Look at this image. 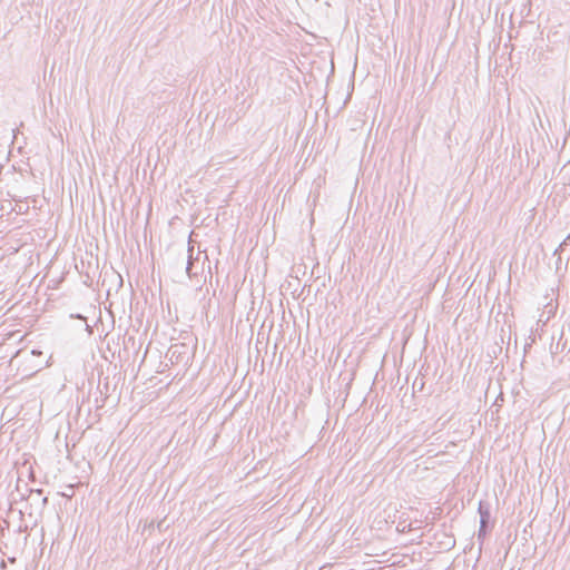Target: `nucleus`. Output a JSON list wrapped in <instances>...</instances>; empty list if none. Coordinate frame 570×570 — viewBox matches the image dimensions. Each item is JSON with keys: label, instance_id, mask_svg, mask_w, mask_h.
<instances>
[{"label": "nucleus", "instance_id": "f257e3e1", "mask_svg": "<svg viewBox=\"0 0 570 570\" xmlns=\"http://www.w3.org/2000/svg\"><path fill=\"white\" fill-rule=\"evenodd\" d=\"M478 512L480 514V523H482V528H487V524L490 520V505L484 501L479 502Z\"/></svg>", "mask_w": 570, "mask_h": 570}, {"label": "nucleus", "instance_id": "f03ea898", "mask_svg": "<svg viewBox=\"0 0 570 570\" xmlns=\"http://www.w3.org/2000/svg\"><path fill=\"white\" fill-rule=\"evenodd\" d=\"M189 253H193V248H189L188 249ZM186 273L189 277H193L194 275H196V273H193V259H191V254H189L188 256V262H187V266H186Z\"/></svg>", "mask_w": 570, "mask_h": 570}, {"label": "nucleus", "instance_id": "7ed1b4c3", "mask_svg": "<svg viewBox=\"0 0 570 570\" xmlns=\"http://www.w3.org/2000/svg\"><path fill=\"white\" fill-rule=\"evenodd\" d=\"M569 240H570V235H568V236L566 237V239H564V240L559 245V247L556 249V252H554V253H556V254H557V253H561V252L564 249V246H567V245H568V242H569Z\"/></svg>", "mask_w": 570, "mask_h": 570}, {"label": "nucleus", "instance_id": "20e7f679", "mask_svg": "<svg viewBox=\"0 0 570 570\" xmlns=\"http://www.w3.org/2000/svg\"><path fill=\"white\" fill-rule=\"evenodd\" d=\"M485 535V528H482V523H480V529L478 533V538L481 539Z\"/></svg>", "mask_w": 570, "mask_h": 570}, {"label": "nucleus", "instance_id": "39448f33", "mask_svg": "<svg viewBox=\"0 0 570 570\" xmlns=\"http://www.w3.org/2000/svg\"><path fill=\"white\" fill-rule=\"evenodd\" d=\"M47 501H48V499H47V498H43V499H42V503H43V505H46V504H47Z\"/></svg>", "mask_w": 570, "mask_h": 570}, {"label": "nucleus", "instance_id": "423d86ee", "mask_svg": "<svg viewBox=\"0 0 570 570\" xmlns=\"http://www.w3.org/2000/svg\"><path fill=\"white\" fill-rule=\"evenodd\" d=\"M448 544L453 546V544H454V541H453V540H449Z\"/></svg>", "mask_w": 570, "mask_h": 570}]
</instances>
